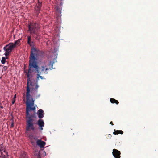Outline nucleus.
<instances>
[{"mask_svg":"<svg viewBox=\"0 0 158 158\" xmlns=\"http://www.w3.org/2000/svg\"><path fill=\"white\" fill-rule=\"evenodd\" d=\"M37 124L40 127V129L41 130H43V127L44 126V123L43 120L41 119H39L37 122Z\"/></svg>","mask_w":158,"mask_h":158,"instance_id":"nucleus-8","label":"nucleus"},{"mask_svg":"<svg viewBox=\"0 0 158 158\" xmlns=\"http://www.w3.org/2000/svg\"><path fill=\"white\" fill-rule=\"evenodd\" d=\"M37 114L38 118L40 119H41L44 117V113L42 109H40L38 111Z\"/></svg>","mask_w":158,"mask_h":158,"instance_id":"nucleus-9","label":"nucleus"},{"mask_svg":"<svg viewBox=\"0 0 158 158\" xmlns=\"http://www.w3.org/2000/svg\"><path fill=\"white\" fill-rule=\"evenodd\" d=\"M28 30L30 34L36 40L39 41L40 39V34L39 32L40 26L36 22L29 23L28 26Z\"/></svg>","mask_w":158,"mask_h":158,"instance_id":"nucleus-4","label":"nucleus"},{"mask_svg":"<svg viewBox=\"0 0 158 158\" xmlns=\"http://www.w3.org/2000/svg\"><path fill=\"white\" fill-rule=\"evenodd\" d=\"M42 7V3L40 2L39 0H38V2L36 4L34 7L35 11V15L37 17L40 12L41 8Z\"/></svg>","mask_w":158,"mask_h":158,"instance_id":"nucleus-6","label":"nucleus"},{"mask_svg":"<svg viewBox=\"0 0 158 158\" xmlns=\"http://www.w3.org/2000/svg\"><path fill=\"white\" fill-rule=\"evenodd\" d=\"M56 10L57 11V12H60V13H61V11H60V9L59 7V6H57L56 7Z\"/></svg>","mask_w":158,"mask_h":158,"instance_id":"nucleus-21","label":"nucleus"},{"mask_svg":"<svg viewBox=\"0 0 158 158\" xmlns=\"http://www.w3.org/2000/svg\"><path fill=\"white\" fill-rule=\"evenodd\" d=\"M37 144L40 148L44 147L46 144V143L41 140H38L36 141Z\"/></svg>","mask_w":158,"mask_h":158,"instance_id":"nucleus-11","label":"nucleus"},{"mask_svg":"<svg viewBox=\"0 0 158 158\" xmlns=\"http://www.w3.org/2000/svg\"><path fill=\"white\" fill-rule=\"evenodd\" d=\"M6 58L7 59V57L5 58V57H3L1 60V63L2 64H4L6 61Z\"/></svg>","mask_w":158,"mask_h":158,"instance_id":"nucleus-18","label":"nucleus"},{"mask_svg":"<svg viewBox=\"0 0 158 158\" xmlns=\"http://www.w3.org/2000/svg\"><path fill=\"white\" fill-rule=\"evenodd\" d=\"M110 124H111L112 126H113L114 125V124L113 123H112V121H111V122H110Z\"/></svg>","mask_w":158,"mask_h":158,"instance_id":"nucleus-25","label":"nucleus"},{"mask_svg":"<svg viewBox=\"0 0 158 158\" xmlns=\"http://www.w3.org/2000/svg\"><path fill=\"white\" fill-rule=\"evenodd\" d=\"M13 46L10 43L6 45L4 48L3 50L5 51L4 54L6 57L9 55L12 52L13 50L14 49Z\"/></svg>","mask_w":158,"mask_h":158,"instance_id":"nucleus-5","label":"nucleus"},{"mask_svg":"<svg viewBox=\"0 0 158 158\" xmlns=\"http://www.w3.org/2000/svg\"><path fill=\"white\" fill-rule=\"evenodd\" d=\"M29 90L28 88L26 94V131H35L36 128L34 126L36 124L34 118H36V113L31 115L29 112L31 110L35 111V107L34 106L35 100L33 99L32 96L29 94Z\"/></svg>","mask_w":158,"mask_h":158,"instance_id":"nucleus-2","label":"nucleus"},{"mask_svg":"<svg viewBox=\"0 0 158 158\" xmlns=\"http://www.w3.org/2000/svg\"><path fill=\"white\" fill-rule=\"evenodd\" d=\"M1 150L2 151V154L6 155V156H8V152L6 150L3 149H1L0 150Z\"/></svg>","mask_w":158,"mask_h":158,"instance_id":"nucleus-17","label":"nucleus"},{"mask_svg":"<svg viewBox=\"0 0 158 158\" xmlns=\"http://www.w3.org/2000/svg\"><path fill=\"white\" fill-rule=\"evenodd\" d=\"M112 154L115 158H120V152L117 149H114L113 150Z\"/></svg>","mask_w":158,"mask_h":158,"instance_id":"nucleus-7","label":"nucleus"},{"mask_svg":"<svg viewBox=\"0 0 158 158\" xmlns=\"http://www.w3.org/2000/svg\"><path fill=\"white\" fill-rule=\"evenodd\" d=\"M16 97V94H15L14 95L13 99H15Z\"/></svg>","mask_w":158,"mask_h":158,"instance_id":"nucleus-24","label":"nucleus"},{"mask_svg":"<svg viewBox=\"0 0 158 158\" xmlns=\"http://www.w3.org/2000/svg\"><path fill=\"white\" fill-rule=\"evenodd\" d=\"M27 44L30 45V46L31 47L33 46V41H31V36H28L27 37Z\"/></svg>","mask_w":158,"mask_h":158,"instance_id":"nucleus-12","label":"nucleus"},{"mask_svg":"<svg viewBox=\"0 0 158 158\" xmlns=\"http://www.w3.org/2000/svg\"><path fill=\"white\" fill-rule=\"evenodd\" d=\"M11 127H13L14 126V123H12L11 124Z\"/></svg>","mask_w":158,"mask_h":158,"instance_id":"nucleus-27","label":"nucleus"},{"mask_svg":"<svg viewBox=\"0 0 158 158\" xmlns=\"http://www.w3.org/2000/svg\"><path fill=\"white\" fill-rule=\"evenodd\" d=\"M29 138L31 140V141L32 144L35 143V141L38 140V138L37 136L30 135L29 136Z\"/></svg>","mask_w":158,"mask_h":158,"instance_id":"nucleus-10","label":"nucleus"},{"mask_svg":"<svg viewBox=\"0 0 158 158\" xmlns=\"http://www.w3.org/2000/svg\"><path fill=\"white\" fill-rule=\"evenodd\" d=\"M20 158H28V157L26 153L23 152L21 154Z\"/></svg>","mask_w":158,"mask_h":158,"instance_id":"nucleus-16","label":"nucleus"},{"mask_svg":"<svg viewBox=\"0 0 158 158\" xmlns=\"http://www.w3.org/2000/svg\"><path fill=\"white\" fill-rule=\"evenodd\" d=\"M106 137L107 139H110L112 137V135L110 134H106Z\"/></svg>","mask_w":158,"mask_h":158,"instance_id":"nucleus-20","label":"nucleus"},{"mask_svg":"<svg viewBox=\"0 0 158 158\" xmlns=\"http://www.w3.org/2000/svg\"><path fill=\"white\" fill-rule=\"evenodd\" d=\"M110 101L112 103H116L117 104H118L119 103L118 101L114 98H110Z\"/></svg>","mask_w":158,"mask_h":158,"instance_id":"nucleus-15","label":"nucleus"},{"mask_svg":"<svg viewBox=\"0 0 158 158\" xmlns=\"http://www.w3.org/2000/svg\"><path fill=\"white\" fill-rule=\"evenodd\" d=\"M114 131L113 132V134L114 135H118V134H123V132L122 130H116L115 129L114 130Z\"/></svg>","mask_w":158,"mask_h":158,"instance_id":"nucleus-14","label":"nucleus"},{"mask_svg":"<svg viewBox=\"0 0 158 158\" xmlns=\"http://www.w3.org/2000/svg\"><path fill=\"white\" fill-rule=\"evenodd\" d=\"M15 99H13L12 101V104H14V103L15 102Z\"/></svg>","mask_w":158,"mask_h":158,"instance_id":"nucleus-23","label":"nucleus"},{"mask_svg":"<svg viewBox=\"0 0 158 158\" xmlns=\"http://www.w3.org/2000/svg\"><path fill=\"white\" fill-rule=\"evenodd\" d=\"M7 68L8 67L7 66H4L2 69V72L6 71Z\"/></svg>","mask_w":158,"mask_h":158,"instance_id":"nucleus-22","label":"nucleus"},{"mask_svg":"<svg viewBox=\"0 0 158 158\" xmlns=\"http://www.w3.org/2000/svg\"><path fill=\"white\" fill-rule=\"evenodd\" d=\"M44 52L40 51L35 48H31L29 57L28 68L38 66L37 60L39 57H44Z\"/></svg>","mask_w":158,"mask_h":158,"instance_id":"nucleus-3","label":"nucleus"},{"mask_svg":"<svg viewBox=\"0 0 158 158\" xmlns=\"http://www.w3.org/2000/svg\"><path fill=\"white\" fill-rule=\"evenodd\" d=\"M0 107L1 108V109H3V107L2 106H0Z\"/></svg>","mask_w":158,"mask_h":158,"instance_id":"nucleus-26","label":"nucleus"},{"mask_svg":"<svg viewBox=\"0 0 158 158\" xmlns=\"http://www.w3.org/2000/svg\"><path fill=\"white\" fill-rule=\"evenodd\" d=\"M1 155L0 156L1 158H7L6 155L2 154V152L1 150Z\"/></svg>","mask_w":158,"mask_h":158,"instance_id":"nucleus-19","label":"nucleus"},{"mask_svg":"<svg viewBox=\"0 0 158 158\" xmlns=\"http://www.w3.org/2000/svg\"><path fill=\"white\" fill-rule=\"evenodd\" d=\"M54 62H52L50 61L48 64V66L49 68H47L46 66L42 65L41 66H35L28 68V71L27 74V89L28 88L29 90V94H30V88H29V85L31 86H33L35 84V83L33 82L30 80V78L32 77L33 73H36L37 78L36 81L35 83V88H32L31 89V92L32 94V95L34 97L37 99L40 97V94H38L37 89L39 87L38 85V81L39 80V78H40L41 79H44L45 78L43 76H40L41 75H45L48 74V71L50 70H52L53 68V64Z\"/></svg>","mask_w":158,"mask_h":158,"instance_id":"nucleus-1","label":"nucleus"},{"mask_svg":"<svg viewBox=\"0 0 158 158\" xmlns=\"http://www.w3.org/2000/svg\"><path fill=\"white\" fill-rule=\"evenodd\" d=\"M21 40V39H20L16 41L15 43L11 42L10 43L14 48H15L16 46L19 45Z\"/></svg>","mask_w":158,"mask_h":158,"instance_id":"nucleus-13","label":"nucleus"}]
</instances>
